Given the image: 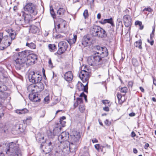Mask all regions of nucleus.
<instances>
[{
    "instance_id": "obj_27",
    "label": "nucleus",
    "mask_w": 156,
    "mask_h": 156,
    "mask_svg": "<svg viewBox=\"0 0 156 156\" xmlns=\"http://www.w3.org/2000/svg\"><path fill=\"white\" fill-rule=\"evenodd\" d=\"M26 45L31 49H34L36 47L35 44L33 42H30L29 40L27 41Z\"/></svg>"
},
{
    "instance_id": "obj_17",
    "label": "nucleus",
    "mask_w": 156,
    "mask_h": 156,
    "mask_svg": "<svg viewBox=\"0 0 156 156\" xmlns=\"http://www.w3.org/2000/svg\"><path fill=\"white\" fill-rule=\"evenodd\" d=\"M99 27V26L95 25L91 27L90 28V33L94 37H97L98 36Z\"/></svg>"
},
{
    "instance_id": "obj_18",
    "label": "nucleus",
    "mask_w": 156,
    "mask_h": 156,
    "mask_svg": "<svg viewBox=\"0 0 156 156\" xmlns=\"http://www.w3.org/2000/svg\"><path fill=\"white\" fill-rule=\"evenodd\" d=\"M64 78L65 80L68 82L72 81L73 78V75L71 71L66 72L64 75Z\"/></svg>"
},
{
    "instance_id": "obj_38",
    "label": "nucleus",
    "mask_w": 156,
    "mask_h": 156,
    "mask_svg": "<svg viewBox=\"0 0 156 156\" xmlns=\"http://www.w3.org/2000/svg\"><path fill=\"white\" fill-rule=\"evenodd\" d=\"M79 109L80 112H83L85 110V108L83 104L80 105L79 106Z\"/></svg>"
},
{
    "instance_id": "obj_50",
    "label": "nucleus",
    "mask_w": 156,
    "mask_h": 156,
    "mask_svg": "<svg viewBox=\"0 0 156 156\" xmlns=\"http://www.w3.org/2000/svg\"><path fill=\"white\" fill-rule=\"evenodd\" d=\"M95 148L98 151H99L101 149V147L99 144H96L94 145Z\"/></svg>"
},
{
    "instance_id": "obj_10",
    "label": "nucleus",
    "mask_w": 156,
    "mask_h": 156,
    "mask_svg": "<svg viewBox=\"0 0 156 156\" xmlns=\"http://www.w3.org/2000/svg\"><path fill=\"white\" fill-rule=\"evenodd\" d=\"M68 45L67 42L62 41L58 43V49L57 53L59 55H61L63 53L67 50Z\"/></svg>"
},
{
    "instance_id": "obj_19",
    "label": "nucleus",
    "mask_w": 156,
    "mask_h": 156,
    "mask_svg": "<svg viewBox=\"0 0 156 156\" xmlns=\"http://www.w3.org/2000/svg\"><path fill=\"white\" fill-rule=\"evenodd\" d=\"M98 37L105 38L107 37V33L103 28L100 27V26L98 29Z\"/></svg>"
},
{
    "instance_id": "obj_48",
    "label": "nucleus",
    "mask_w": 156,
    "mask_h": 156,
    "mask_svg": "<svg viewBox=\"0 0 156 156\" xmlns=\"http://www.w3.org/2000/svg\"><path fill=\"white\" fill-rule=\"evenodd\" d=\"M21 112H22V114H25L26 113H27L28 112V110L26 108H23L22 109H21Z\"/></svg>"
},
{
    "instance_id": "obj_41",
    "label": "nucleus",
    "mask_w": 156,
    "mask_h": 156,
    "mask_svg": "<svg viewBox=\"0 0 156 156\" xmlns=\"http://www.w3.org/2000/svg\"><path fill=\"white\" fill-rule=\"evenodd\" d=\"M83 15L85 19L88 17V11L87 9H86L84 11Z\"/></svg>"
},
{
    "instance_id": "obj_28",
    "label": "nucleus",
    "mask_w": 156,
    "mask_h": 156,
    "mask_svg": "<svg viewBox=\"0 0 156 156\" xmlns=\"http://www.w3.org/2000/svg\"><path fill=\"white\" fill-rule=\"evenodd\" d=\"M142 41L141 39L139 40L138 41H136L134 43V46L136 47L139 48L140 49H142Z\"/></svg>"
},
{
    "instance_id": "obj_8",
    "label": "nucleus",
    "mask_w": 156,
    "mask_h": 156,
    "mask_svg": "<svg viewBox=\"0 0 156 156\" xmlns=\"http://www.w3.org/2000/svg\"><path fill=\"white\" fill-rule=\"evenodd\" d=\"M24 10L32 15L35 16L37 13L36 6L31 3H28L24 7Z\"/></svg>"
},
{
    "instance_id": "obj_35",
    "label": "nucleus",
    "mask_w": 156,
    "mask_h": 156,
    "mask_svg": "<svg viewBox=\"0 0 156 156\" xmlns=\"http://www.w3.org/2000/svg\"><path fill=\"white\" fill-rule=\"evenodd\" d=\"M7 96V93L4 91L0 92V98L1 99H4Z\"/></svg>"
},
{
    "instance_id": "obj_22",
    "label": "nucleus",
    "mask_w": 156,
    "mask_h": 156,
    "mask_svg": "<svg viewBox=\"0 0 156 156\" xmlns=\"http://www.w3.org/2000/svg\"><path fill=\"white\" fill-rule=\"evenodd\" d=\"M61 127H55L53 130V133L50 132L51 133V137H54V136L58 134L61 132Z\"/></svg>"
},
{
    "instance_id": "obj_6",
    "label": "nucleus",
    "mask_w": 156,
    "mask_h": 156,
    "mask_svg": "<svg viewBox=\"0 0 156 156\" xmlns=\"http://www.w3.org/2000/svg\"><path fill=\"white\" fill-rule=\"evenodd\" d=\"M94 50L97 55H100V57L102 58L106 57L108 55V50L105 47L96 46L94 47Z\"/></svg>"
},
{
    "instance_id": "obj_43",
    "label": "nucleus",
    "mask_w": 156,
    "mask_h": 156,
    "mask_svg": "<svg viewBox=\"0 0 156 156\" xmlns=\"http://www.w3.org/2000/svg\"><path fill=\"white\" fill-rule=\"evenodd\" d=\"M83 96L84 97L86 102H87V96L84 94L83 92H82L80 95V97H82Z\"/></svg>"
},
{
    "instance_id": "obj_49",
    "label": "nucleus",
    "mask_w": 156,
    "mask_h": 156,
    "mask_svg": "<svg viewBox=\"0 0 156 156\" xmlns=\"http://www.w3.org/2000/svg\"><path fill=\"white\" fill-rule=\"evenodd\" d=\"M111 122L109 121L108 119H106L105 122V124L108 126L111 125Z\"/></svg>"
},
{
    "instance_id": "obj_51",
    "label": "nucleus",
    "mask_w": 156,
    "mask_h": 156,
    "mask_svg": "<svg viewBox=\"0 0 156 156\" xmlns=\"http://www.w3.org/2000/svg\"><path fill=\"white\" fill-rule=\"evenodd\" d=\"M133 83L132 81L129 82L128 83V87L129 88H132L133 85Z\"/></svg>"
},
{
    "instance_id": "obj_58",
    "label": "nucleus",
    "mask_w": 156,
    "mask_h": 156,
    "mask_svg": "<svg viewBox=\"0 0 156 156\" xmlns=\"http://www.w3.org/2000/svg\"><path fill=\"white\" fill-rule=\"evenodd\" d=\"M16 112L19 114H22L21 109H17L16 110Z\"/></svg>"
},
{
    "instance_id": "obj_9",
    "label": "nucleus",
    "mask_w": 156,
    "mask_h": 156,
    "mask_svg": "<svg viewBox=\"0 0 156 156\" xmlns=\"http://www.w3.org/2000/svg\"><path fill=\"white\" fill-rule=\"evenodd\" d=\"M71 142L75 144H79L80 141L81 135L79 132L77 131H73L71 135Z\"/></svg>"
},
{
    "instance_id": "obj_29",
    "label": "nucleus",
    "mask_w": 156,
    "mask_h": 156,
    "mask_svg": "<svg viewBox=\"0 0 156 156\" xmlns=\"http://www.w3.org/2000/svg\"><path fill=\"white\" fill-rule=\"evenodd\" d=\"M58 148L59 149L58 151L57 150L58 149H57V151H56L55 150H54L52 149V152L53 153H55V155L57 156H61L62 155V150H60L59 149V147H58Z\"/></svg>"
},
{
    "instance_id": "obj_15",
    "label": "nucleus",
    "mask_w": 156,
    "mask_h": 156,
    "mask_svg": "<svg viewBox=\"0 0 156 156\" xmlns=\"http://www.w3.org/2000/svg\"><path fill=\"white\" fill-rule=\"evenodd\" d=\"M91 39L88 35L84 36L82 41V44L84 47L89 46L91 44Z\"/></svg>"
},
{
    "instance_id": "obj_31",
    "label": "nucleus",
    "mask_w": 156,
    "mask_h": 156,
    "mask_svg": "<svg viewBox=\"0 0 156 156\" xmlns=\"http://www.w3.org/2000/svg\"><path fill=\"white\" fill-rule=\"evenodd\" d=\"M56 50V47L55 44H49V51H50L55 52Z\"/></svg>"
},
{
    "instance_id": "obj_36",
    "label": "nucleus",
    "mask_w": 156,
    "mask_h": 156,
    "mask_svg": "<svg viewBox=\"0 0 156 156\" xmlns=\"http://www.w3.org/2000/svg\"><path fill=\"white\" fill-rule=\"evenodd\" d=\"M16 128L18 129L19 131L21 132H23L24 130V129L23 128L22 124L17 125L16 126Z\"/></svg>"
},
{
    "instance_id": "obj_2",
    "label": "nucleus",
    "mask_w": 156,
    "mask_h": 156,
    "mask_svg": "<svg viewBox=\"0 0 156 156\" xmlns=\"http://www.w3.org/2000/svg\"><path fill=\"white\" fill-rule=\"evenodd\" d=\"M30 84L27 87V90L29 92H31V93L29 95V99L32 101L37 102L40 100L38 96V93L41 92L44 88L43 84L40 82L35 84Z\"/></svg>"
},
{
    "instance_id": "obj_57",
    "label": "nucleus",
    "mask_w": 156,
    "mask_h": 156,
    "mask_svg": "<svg viewBox=\"0 0 156 156\" xmlns=\"http://www.w3.org/2000/svg\"><path fill=\"white\" fill-rule=\"evenodd\" d=\"M108 106H107L103 108V109L106 111L108 112L109 111V108L108 107Z\"/></svg>"
},
{
    "instance_id": "obj_61",
    "label": "nucleus",
    "mask_w": 156,
    "mask_h": 156,
    "mask_svg": "<svg viewBox=\"0 0 156 156\" xmlns=\"http://www.w3.org/2000/svg\"><path fill=\"white\" fill-rule=\"evenodd\" d=\"M92 141L93 143L98 142V140L96 138L93 139L92 140Z\"/></svg>"
},
{
    "instance_id": "obj_11",
    "label": "nucleus",
    "mask_w": 156,
    "mask_h": 156,
    "mask_svg": "<svg viewBox=\"0 0 156 156\" xmlns=\"http://www.w3.org/2000/svg\"><path fill=\"white\" fill-rule=\"evenodd\" d=\"M79 76L83 83L88 82L89 78V72L86 70H82L79 73Z\"/></svg>"
},
{
    "instance_id": "obj_42",
    "label": "nucleus",
    "mask_w": 156,
    "mask_h": 156,
    "mask_svg": "<svg viewBox=\"0 0 156 156\" xmlns=\"http://www.w3.org/2000/svg\"><path fill=\"white\" fill-rule=\"evenodd\" d=\"M42 151L44 152L45 154L49 153V147L48 146L45 147L44 149H43Z\"/></svg>"
},
{
    "instance_id": "obj_23",
    "label": "nucleus",
    "mask_w": 156,
    "mask_h": 156,
    "mask_svg": "<svg viewBox=\"0 0 156 156\" xmlns=\"http://www.w3.org/2000/svg\"><path fill=\"white\" fill-rule=\"evenodd\" d=\"M100 23L101 24H103L106 23H110L112 26H114L113 21L112 18H111L109 19H105L103 20H102L101 21H100Z\"/></svg>"
},
{
    "instance_id": "obj_34",
    "label": "nucleus",
    "mask_w": 156,
    "mask_h": 156,
    "mask_svg": "<svg viewBox=\"0 0 156 156\" xmlns=\"http://www.w3.org/2000/svg\"><path fill=\"white\" fill-rule=\"evenodd\" d=\"M50 12L52 17L53 18H55L56 17L54 11V10L53 7L52 6L50 7Z\"/></svg>"
},
{
    "instance_id": "obj_40",
    "label": "nucleus",
    "mask_w": 156,
    "mask_h": 156,
    "mask_svg": "<svg viewBox=\"0 0 156 156\" xmlns=\"http://www.w3.org/2000/svg\"><path fill=\"white\" fill-rule=\"evenodd\" d=\"M102 102L105 104V105L107 106H110V101L107 100H103Z\"/></svg>"
},
{
    "instance_id": "obj_14",
    "label": "nucleus",
    "mask_w": 156,
    "mask_h": 156,
    "mask_svg": "<svg viewBox=\"0 0 156 156\" xmlns=\"http://www.w3.org/2000/svg\"><path fill=\"white\" fill-rule=\"evenodd\" d=\"M36 140L39 143H41V144L40 148H42L44 146L46 141V139H44V137L40 133H38L36 136Z\"/></svg>"
},
{
    "instance_id": "obj_53",
    "label": "nucleus",
    "mask_w": 156,
    "mask_h": 156,
    "mask_svg": "<svg viewBox=\"0 0 156 156\" xmlns=\"http://www.w3.org/2000/svg\"><path fill=\"white\" fill-rule=\"evenodd\" d=\"M147 11L149 12H151L152 11V9L150 8H145L143 10V11Z\"/></svg>"
},
{
    "instance_id": "obj_3",
    "label": "nucleus",
    "mask_w": 156,
    "mask_h": 156,
    "mask_svg": "<svg viewBox=\"0 0 156 156\" xmlns=\"http://www.w3.org/2000/svg\"><path fill=\"white\" fill-rule=\"evenodd\" d=\"M99 55L96 54L88 57L87 59L88 64L94 67L95 68L100 67L103 63L104 59Z\"/></svg>"
},
{
    "instance_id": "obj_7",
    "label": "nucleus",
    "mask_w": 156,
    "mask_h": 156,
    "mask_svg": "<svg viewBox=\"0 0 156 156\" xmlns=\"http://www.w3.org/2000/svg\"><path fill=\"white\" fill-rule=\"evenodd\" d=\"M22 15L23 18L21 19L20 17L17 18L15 20V23L17 25H22L28 24L29 23L30 19L28 18L29 15L27 14H26L24 12H22Z\"/></svg>"
},
{
    "instance_id": "obj_5",
    "label": "nucleus",
    "mask_w": 156,
    "mask_h": 156,
    "mask_svg": "<svg viewBox=\"0 0 156 156\" xmlns=\"http://www.w3.org/2000/svg\"><path fill=\"white\" fill-rule=\"evenodd\" d=\"M28 77L30 81L35 84L40 82L42 79L41 76L39 73L34 71L30 72Z\"/></svg>"
},
{
    "instance_id": "obj_32",
    "label": "nucleus",
    "mask_w": 156,
    "mask_h": 156,
    "mask_svg": "<svg viewBox=\"0 0 156 156\" xmlns=\"http://www.w3.org/2000/svg\"><path fill=\"white\" fill-rule=\"evenodd\" d=\"M65 12V9L63 8H60L58 10L57 13L60 16H61L64 14Z\"/></svg>"
},
{
    "instance_id": "obj_59",
    "label": "nucleus",
    "mask_w": 156,
    "mask_h": 156,
    "mask_svg": "<svg viewBox=\"0 0 156 156\" xmlns=\"http://www.w3.org/2000/svg\"><path fill=\"white\" fill-rule=\"evenodd\" d=\"M117 98H118V100H119L121 99V98H122V96L120 94H119L118 93L117 94Z\"/></svg>"
},
{
    "instance_id": "obj_25",
    "label": "nucleus",
    "mask_w": 156,
    "mask_h": 156,
    "mask_svg": "<svg viewBox=\"0 0 156 156\" xmlns=\"http://www.w3.org/2000/svg\"><path fill=\"white\" fill-rule=\"evenodd\" d=\"M39 31V29L37 27L35 26H31L29 30L30 33L33 34L38 33Z\"/></svg>"
},
{
    "instance_id": "obj_52",
    "label": "nucleus",
    "mask_w": 156,
    "mask_h": 156,
    "mask_svg": "<svg viewBox=\"0 0 156 156\" xmlns=\"http://www.w3.org/2000/svg\"><path fill=\"white\" fill-rule=\"evenodd\" d=\"M65 22L64 21V23L63 24H58V28H59L60 27H65Z\"/></svg>"
},
{
    "instance_id": "obj_1",
    "label": "nucleus",
    "mask_w": 156,
    "mask_h": 156,
    "mask_svg": "<svg viewBox=\"0 0 156 156\" xmlns=\"http://www.w3.org/2000/svg\"><path fill=\"white\" fill-rule=\"evenodd\" d=\"M37 59V56L34 54H29L28 51H24L14 55V65L17 70L34 64Z\"/></svg>"
},
{
    "instance_id": "obj_56",
    "label": "nucleus",
    "mask_w": 156,
    "mask_h": 156,
    "mask_svg": "<svg viewBox=\"0 0 156 156\" xmlns=\"http://www.w3.org/2000/svg\"><path fill=\"white\" fill-rule=\"evenodd\" d=\"M63 36V35H62L61 34H58L56 36V38L57 39L61 38H62Z\"/></svg>"
},
{
    "instance_id": "obj_33",
    "label": "nucleus",
    "mask_w": 156,
    "mask_h": 156,
    "mask_svg": "<svg viewBox=\"0 0 156 156\" xmlns=\"http://www.w3.org/2000/svg\"><path fill=\"white\" fill-rule=\"evenodd\" d=\"M66 119V117L65 116H63L61 117L60 119L59 122H60V124L62 125V127H64L65 126L66 122L64 120Z\"/></svg>"
},
{
    "instance_id": "obj_63",
    "label": "nucleus",
    "mask_w": 156,
    "mask_h": 156,
    "mask_svg": "<svg viewBox=\"0 0 156 156\" xmlns=\"http://www.w3.org/2000/svg\"><path fill=\"white\" fill-rule=\"evenodd\" d=\"M155 27H153V30H152V32L151 34V35H154V31H155Z\"/></svg>"
},
{
    "instance_id": "obj_37",
    "label": "nucleus",
    "mask_w": 156,
    "mask_h": 156,
    "mask_svg": "<svg viewBox=\"0 0 156 156\" xmlns=\"http://www.w3.org/2000/svg\"><path fill=\"white\" fill-rule=\"evenodd\" d=\"M135 25H138L140 26V29L141 30L144 28V26L142 25V22L138 21H136L135 22Z\"/></svg>"
},
{
    "instance_id": "obj_55",
    "label": "nucleus",
    "mask_w": 156,
    "mask_h": 156,
    "mask_svg": "<svg viewBox=\"0 0 156 156\" xmlns=\"http://www.w3.org/2000/svg\"><path fill=\"white\" fill-rule=\"evenodd\" d=\"M42 73L44 76V79H46V76L45 74V70L44 69V68H43L42 69Z\"/></svg>"
},
{
    "instance_id": "obj_44",
    "label": "nucleus",
    "mask_w": 156,
    "mask_h": 156,
    "mask_svg": "<svg viewBox=\"0 0 156 156\" xmlns=\"http://www.w3.org/2000/svg\"><path fill=\"white\" fill-rule=\"evenodd\" d=\"M127 88L126 87H124L121 89V92L123 93H126L127 92Z\"/></svg>"
},
{
    "instance_id": "obj_21",
    "label": "nucleus",
    "mask_w": 156,
    "mask_h": 156,
    "mask_svg": "<svg viewBox=\"0 0 156 156\" xmlns=\"http://www.w3.org/2000/svg\"><path fill=\"white\" fill-rule=\"evenodd\" d=\"M69 142L67 141L66 140L65 141H62V143L63 145V148L64 152H69Z\"/></svg>"
},
{
    "instance_id": "obj_20",
    "label": "nucleus",
    "mask_w": 156,
    "mask_h": 156,
    "mask_svg": "<svg viewBox=\"0 0 156 156\" xmlns=\"http://www.w3.org/2000/svg\"><path fill=\"white\" fill-rule=\"evenodd\" d=\"M11 44V42L9 41L8 40H6L4 42L3 41L2 43L0 45V49L2 50H4L9 46Z\"/></svg>"
},
{
    "instance_id": "obj_39",
    "label": "nucleus",
    "mask_w": 156,
    "mask_h": 156,
    "mask_svg": "<svg viewBox=\"0 0 156 156\" xmlns=\"http://www.w3.org/2000/svg\"><path fill=\"white\" fill-rule=\"evenodd\" d=\"M7 87L4 85H0V92L6 90Z\"/></svg>"
},
{
    "instance_id": "obj_12",
    "label": "nucleus",
    "mask_w": 156,
    "mask_h": 156,
    "mask_svg": "<svg viewBox=\"0 0 156 156\" xmlns=\"http://www.w3.org/2000/svg\"><path fill=\"white\" fill-rule=\"evenodd\" d=\"M88 83V82H87L85 85H84L81 82H78L76 85L77 90L79 91L87 92Z\"/></svg>"
},
{
    "instance_id": "obj_54",
    "label": "nucleus",
    "mask_w": 156,
    "mask_h": 156,
    "mask_svg": "<svg viewBox=\"0 0 156 156\" xmlns=\"http://www.w3.org/2000/svg\"><path fill=\"white\" fill-rule=\"evenodd\" d=\"M147 42L150 44L151 45H153L154 44V40H151L149 39L147 40Z\"/></svg>"
},
{
    "instance_id": "obj_46",
    "label": "nucleus",
    "mask_w": 156,
    "mask_h": 156,
    "mask_svg": "<svg viewBox=\"0 0 156 156\" xmlns=\"http://www.w3.org/2000/svg\"><path fill=\"white\" fill-rule=\"evenodd\" d=\"M10 38L11 39V40H14L15 37V34L13 33H11L10 34ZM9 38H10V37H9Z\"/></svg>"
},
{
    "instance_id": "obj_30",
    "label": "nucleus",
    "mask_w": 156,
    "mask_h": 156,
    "mask_svg": "<svg viewBox=\"0 0 156 156\" xmlns=\"http://www.w3.org/2000/svg\"><path fill=\"white\" fill-rule=\"evenodd\" d=\"M76 35H74V37L73 38V39H69V40L67 41V43H69L70 45L73 44H74L76 41Z\"/></svg>"
},
{
    "instance_id": "obj_45",
    "label": "nucleus",
    "mask_w": 156,
    "mask_h": 156,
    "mask_svg": "<svg viewBox=\"0 0 156 156\" xmlns=\"http://www.w3.org/2000/svg\"><path fill=\"white\" fill-rule=\"evenodd\" d=\"M44 102L45 104H48L49 103V95L46 96L44 99Z\"/></svg>"
},
{
    "instance_id": "obj_47",
    "label": "nucleus",
    "mask_w": 156,
    "mask_h": 156,
    "mask_svg": "<svg viewBox=\"0 0 156 156\" xmlns=\"http://www.w3.org/2000/svg\"><path fill=\"white\" fill-rule=\"evenodd\" d=\"M132 63L134 66H136L138 62L136 59L133 58Z\"/></svg>"
},
{
    "instance_id": "obj_4",
    "label": "nucleus",
    "mask_w": 156,
    "mask_h": 156,
    "mask_svg": "<svg viewBox=\"0 0 156 156\" xmlns=\"http://www.w3.org/2000/svg\"><path fill=\"white\" fill-rule=\"evenodd\" d=\"M6 151L9 156H22L18 145L12 142L9 144L8 148Z\"/></svg>"
},
{
    "instance_id": "obj_16",
    "label": "nucleus",
    "mask_w": 156,
    "mask_h": 156,
    "mask_svg": "<svg viewBox=\"0 0 156 156\" xmlns=\"http://www.w3.org/2000/svg\"><path fill=\"white\" fill-rule=\"evenodd\" d=\"M69 137V134L66 132H62L58 137V140L61 143H62V140H67Z\"/></svg>"
},
{
    "instance_id": "obj_26",
    "label": "nucleus",
    "mask_w": 156,
    "mask_h": 156,
    "mask_svg": "<svg viewBox=\"0 0 156 156\" xmlns=\"http://www.w3.org/2000/svg\"><path fill=\"white\" fill-rule=\"evenodd\" d=\"M83 104V101L81 98H77L76 101L74 103V107L75 108H76L78 105Z\"/></svg>"
},
{
    "instance_id": "obj_13",
    "label": "nucleus",
    "mask_w": 156,
    "mask_h": 156,
    "mask_svg": "<svg viewBox=\"0 0 156 156\" xmlns=\"http://www.w3.org/2000/svg\"><path fill=\"white\" fill-rule=\"evenodd\" d=\"M122 20L126 27H128L131 26L132 18L130 15H125L123 17Z\"/></svg>"
},
{
    "instance_id": "obj_24",
    "label": "nucleus",
    "mask_w": 156,
    "mask_h": 156,
    "mask_svg": "<svg viewBox=\"0 0 156 156\" xmlns=\"http://www.w3.org/2000/svg\"><path fill=\"white\" fill-rule=\"evenodd\" d=\"M78 144H75L71 142L69 143V152H75L76 149L77 147Z\"/></svg>"
},
{
    "instance_id": "obj_64",
    "label": "nucleus",
    "mask_w": 156,
    "mask_h": 156,
    "mask_svg": "<svg viewBox=\"0 0 156 156\" xmlns=\"http://www.w3.org/2000/svg\"><path fill=\"white\" fill-rule=\"evenodd\" d=\"M97 19L98 20L100 19L101 18V14L100 13H99L97 14Z\"/></svg>"
},
{
    "instance_id": "obj_62",
    "label": "nucleus",
    "mask_w": 156,
    "mask_h": 156,
    "mask_svg": "<svg viewBox=\"0 0 156 156\" xmlns=\"http://www.w3.org/2000/svg\"><path fill=\"white\" fill-rule=\"evenodd\" d=\"M86 70L87 71L89 72V73H90V70L88 69V67L87 66H84V69L83 70Z\"/></svg>"
},
{
    "instance_id": "obj_60",
    "label": "nucleus",
    "mask_w": 156,
    "mask_h": 156,
    "mask_svg": "<svg viewBox=\"0 0 156 156\" xmlns=\"http://www.w3.org/2000/svg\"><path fill=\"white\" fill-rule=\"evenodd\" d=\"M153 79V83L156 86V80L155 77L153 76H152Z\"/></svg>"
}]
</instances>
